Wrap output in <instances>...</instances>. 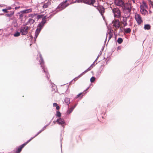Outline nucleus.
Instances as JSON below:
<instances>
[{
  "mask_svg": "<svg viewBox=\"0 0 153 153\" xmlns=\"http://www.w3.org/2000/svg\"><path fill=\"white\" fill-rule=\"evenodd\" d=\"M83 96V95H82V96H81V97H80V98H81H81H82Z\"/></svg>",
  "mask_w": 153,
  "mask_h": 153,
  "instance_id": "4d7b16f0",
  "label": "nucleus"
},
{
  "mask_svg": "<svg viewBox=\"0 0 153 153\" xmlns=\"http://www.w3.org/2000/svg\"><path fill=\"white\" fill-rule=\"evenodd\" d=\"M132 0V1H133V2L134 3H135V0Z\"/></svg>",
  "mask_w": 153,
  "mask_h": 153,
  "instance_id": "864d4df0",
  "label": "nucleus"
},
{
  "mask_svg": "<svg viewBox=\"0 0 153 153\" xmlns=\"http://www.w3.org/2000/svg\"><path fill=\"white\" fill-rule=\"evenodd\" d=\"M79 2H83L90 5H93L95 2V0H78Z\"/></svg>",
  "mask_w": 153,
  "mask_h": 153,
  "instance_id": "6e6552de",
  "label": "nucleus"
},
{
  "mask_svg": "<svg viewBox=\"0 0 153 153\" xmlns=\"http://www.w3.org/2000/svg\"><path fill=\"white\" fill-rule=\"evenodd\" d=\"M123 24L124 27L127 26L128 24L127 22H126L123 23Z\"/></svg>",
  "mask_w": 153,
  "mask_h": 153,
  "instance_id": "79ce46f5",
  "label": "nucleus"
},
{
  "mask_svg": "<svg viewBox=\"0 0 153 153\" xmlns=\"http://www.w3.org/2000/svg\"><path fill=\"white\" fill-rule=\"evenodd\" d=\"M123 31V30L121 29V27H120V32H122Z\"/></svg>",
  "mask_w": 153,
  "mask_h": 153,
  "instance_id": "3c124183",
  "label": "nucleus"
},
{
  "mask_svg": "<svg viewBox=\"0 0 153 153\" xmlns=\"http://www.w3.org/2000/svg\"><path fill=\"white\" fill-rule=\"evenodd\" d=\"M112 23L113 24V26H114L116 29L120 27V22L119 20H114L112 21Z\"/></svg>",
  "mask_w": 153,
  "mask_h": 153,
  "instance_id": "9b49d317",
  "label": "nucleus"
},
{
  "mask_svg": "<svg viewBox=\"0 0 153 153\" xmlns=\"http://www.w3.org/2000/svg\"><path fill=\"white\" fill-rule=\"evenodd\" d=\"M30 27L23 25L20 28V33L22 35H26L27 34Z\"/></svg>",
  "mask_w": 153,
  "mask_h": 153,
  "instance_id": "39448f33",
  "label": "nucleus"
},
{
  "mask_svg": "<svg viewBox=\"0 0 153 153\" xmlns=\"http://www.w3.org/2000/svg\"><path fill=\"white\" fill-rule=\"evenodd\" d=\"M120 48H121L120 47H118L117 48V50L118 51V50L120 49Z\"/></svg>",
  "mask_w": 153,
  "mask_h": 153,
  "instance_id": "09e8293b",
  "label": "nucleus"
},
{
  "mask_svg": "<svg viewBox=\"0 0 153 153\" xmlns=\"http://www.w3.org/2000/svg\"><path fill=\"white\" fill-rule=\"evenodd\" d=\"M135 18L138 25L140 24L142 22V18L140 15L136 13L135 14Z\"/></svg>",
  "mask_w": 153,
  "mask_h": 153,
  "instance_id": "1a4fd4ad",
  "label": "nucleus"
},
{
  "mask_svg": "<svg viewBox=\"0 0 153 153\" xmlns=\"http://www.w3.org/2000/svg\"><path fill=\"white\" fill-rule=\"evenodd\" d=\"M140 12L142 14L145 15L147 13V11L144 8H142L141 7Z\"/></svg>",
  "mask_w": 153,
  "mask_h": 153,
  "instance_id": "aec40b11",
  "label": "nucleus"
},
{
  "mask_svg": "<svg viewBox=\"0 0 153 153\" xmlns=\"http://www.w3.org/2000/svg\"><path fill=\"white\" fill-rule=\"evenodd\" d=\"M62 145L61 144V147H62Z\"/></svg>",
  "mask_w": 153,
  "mask_h": 153,
  "instance_id": "0e129e2a",
  "label": "nucleus"
},
{
  "mask_svg": "<svg viewBox=\"0 0 153 153\" xmlns=\"http://www.w3.org/2000/svg\"><path fill=\"white\" fill-rule=\"evenodd\" d=\"M97 60V59H96V60H95V61H94V62H95Z\"/></svg>",
  "mask_w": 153,
  "mask_h": 153,
  "instance_id": "13d9d810",
  "label": "nucleus"
},
{
  "mask_svg": "<svg viewBox=\"0 0 153 153\" xmlns=\"http://www.w3.org/2000/svg\"><path fill=\"white\" fill-rule=\"evenodd\" d=\"M48 18V17H47L46 16H45L43 18H42V21L37 25V29L35 32V38L36 39L37 38L40 31L43 28L45 23L46 22V19Z\"/></svg>",
  "mask_w": 153,
  "mask_h": 153,
  "instance_id": "f257e3e1",
  "label": "nucleus"
},
{
  "mask_svg": "<svg viewBox=\"0 0 153 153\" xmlns=\"http://www.w3.org/2000/svg\"><path fill=\"white\" fill-rule=\"evenodd\" d=\"M47 126H48V125H45V126L41 130H40L38 132V133L36 135H35L33 137H31V138H33V139L35 138V137H36V136L38 135L40 133L42 132L44 130H45L46 128V127Z\"/></svg>",
  "mask_w": 153,
  "mask_h": 153,
  "instance_id": "dca6fc26",
  "label": "nucleus"
},
{
  "mask_svg": "<svg viewBox=\"0 0 153 153\" xmlns=\"http://www.w3.org/2000/svg\"><path fill=\"white\" fill-rule=\"evenodd\" d=\"M53 107H56L57 105H58L56 103H54L53 104Z\"/></svg>",
  "mask_w": 153,
  "mask_h": 153,
  "instance_id": "37998d69",
  "label": "nucleus"
},
{
  "mask_svg": "<svg viewBox=\"0 0 153 153\" xmlns=\"http://www.w3.org/2000/svg\"><path fill=\"white\" fill-rule=\"evenodd\" d=\"M28 24H29L28 23H27V22H26L25 25H25L26 26H27V25Z\"/></svg>",
  "mask_w": 153,
  "mask_h": 153,
  "instance_id": "8fccbe9b",
  "label": "nucleus"
},
{
  "mask_svg": "<svg viewBox=\"0 0 153 153\" xmlns=\"http://www.w3.org/2000/svg\"><path fill=\"white\" fill-rule=\"evenodd\" d=\"M51 3L50 1L45 3L42 6V7L44 8H46L48 7L51 5Z\"/></svg>",
  "mask_w": 153,
  "mask_h": 153,
  "instance_id": "f3484780",
  "label": "nucleus"
},
{
  "mask_svg": "<svg viewBox=\"0 0 153 153\" xmlns=\"http://www.w3.org/2000/svg\"><path fill=\"white\" fill-rule=\"evenodd\" d=\"M123 42V40L122 38H119L117 39V42L119 44H121Z\"/></svg>",
  "mask_w": 153,
  "mask_h": 153,
  "instance_id": "c756f323",
  "label": "nucleus"
},
{
  "mask_svg": "<svg viewBox=\"0 0 153 153\" xmlns=\"http://www.w3.org/2000/svg\"><path fill=\"white\" fill-rule=\"evenodd\" d=\"M77 104H76L74 105V107H75V108L76 107V105Z\"/></svg>",
  "mask_w": 153,
  "mask_h": 153,
  "instance_id": "6e6d98bb",
  "label": "nucleus"
},
{
  "mask_svg": "<svg viewBox=\"0 0 153 153\" xmlns=\"http://www.w3.org/2000/svg\"><path fill=\"white\" fill-rule=\"evenodd\" d=\"M95 62H94L93 63V64L90 66L91 67H92V68L95 65Z\"/></svg>",
  "mask_w": 153,
  "mask_h": 153,
  "instance_id": "a19ab883",
  "label": "nucleus"
},
{
  "mask_svg": "<svg viewBox=\"0 0 153 153\" xmlns=\"http://www.w3.org/2000/svg\"><path fill=\"white\" fill-rule=\"evenodd\" d=\"M70 99L68 97L65 98V102L68 105L70 103Z\"/></svg>",
  "mask_w": 153,
  "mask_h": 153,
  "instance_id": "393cba45",
  "label": "nucleus"
},
{
  "mask_svg": "<svg viewBox=\"0 0 153 153\" xmlns=\"http://www.w3.org/2000/svg\"><path fill=\"white\" fill-rule=\"evenodd\" d=\"M87 72V71H84L83 72L82 74H81L82 75H83L84 74H85V73H86Z\"/></svg>",
  "mask_w": 153,
  "mask_h": 153,
  "instance_id": "a18cd8bd",
  "label": "nucleus"
},
{
  "mask_svg": "<svg viewBox=\"0 0 153 153\" xmlns=\"http://www.w3.org/2000/svg\"><path fill=\"white\" fill-rule=\"evenodd\" d=\"M104 66V65L103 64H102L100 66L99 70L97 73V76H100V74H101L102 71L103 70Z\"/></svg>",
  "mask_w": 153,
  "mask_h": 153,
  "instance_id": "ddd939ff",
  "label": "nucleus"
},
{
  "mask_svg": "<svg viewBox=\"0 0 153 153\" xmlns=\"http://www.w3.org/2000/svg\"><path fill=\"white\" fill-rule=\"evenodd\" d=\"M114 3L117 6L122 7L126 4L122 0H115Z\"/></svg>",
  "mask_w": 153,
  "mask_h": 153,
  "instance_id": "9d476101",
  "label": "nucleus"
},
{
  "mask_svg": "<svg viewBox=\"0 0 153 153\" xmlns=\"http://www.w3.org/2000/svg\"><path fill=\"white\" fill-rule=\"evenodd\" d=\"M95 79H96V78L94 76L92 77L90 79L91 82H94L95 81Z\"/></svg>",
  "mask_w": 153,
  "mask_h": 153,
  "instance_id": "72a5a7b5",
  "label": "nucleus"
},
{
  "mask_svg": "<svg viewBox=\"0 0 153 153\" xmlns=\"http://www.w3.org/2000/svg\"><path fill=\"white\" fill-rule=\"evenodd\" d=\"M35 21V20H34L30 18L27 21V23H28L29 24H30V25H31L33 24V23Z\"/></svg>",
  "mask_w": 153,
  "mask_h": 153,
  "instance_id": "b1692460",
  "label": "nucleus"
},
{
  "mask_svg": "<svg viewBox=\"0 0 153 153\" xmlns=\"http://www.w3.org/2000/svg\"><path fill=\"white\" fill-rule=\"evenodd\" d=\"M12 23L14 27H17L18 24L17 21L16 20H14L13 21Z\"/></svg>",
  "mask_w": 153,
  "mask_h": 153,
  "instance_id": "c85d7f7f",
  "label": "nucleus"
},
{
  "mask_svg": "<svg viewBox=\"0 0 153 153\" xmlns=\"http://www.w3.org/2000/svg\"><path fill=\"white\" fill-rule=\"evenodd\" d=\"M19 19L21 21H22L23 20V17L24 16L25 17V16L22 13H21V11L19 13Z\"/></svg>",
  "mask_w": 153,
  "mask_h": 153,
  "instance_id": "4be33fe9",
  "label": "nucleus"
},
{
  "mask_svg": "<svg viewBox=\"0 0 153 153\" xmlns=\"http://www.w3.org/2000/svg\"><path fill=\"white\" fill-rule=\"evenodd\" d=\"M86 93V92L85 93H84V92H83V93H81L79 94H78L77 95L76 97V98H77L78 97H80V95H81V94H84Z\"/></svg>",
  "mask_w": 153,
  "mask_h": 153,
  "instance_id": "e433bc0d",
  "label": "nucleus"
},
{
  "mask_svg": "<svg viewBox=\"0 0 153 153\" xmlns=\"http://www.w3.org/2000/svg\"><path fill=\"white\" fill-rule=\"evenodd\" d=\"M51 122H49V123H48V124H47V125H48V126L50 124Z\"/></svg>",
  "mask_w": 153,
  "mask_h": 153,
  "instance_id": "603ef678",
  "label": "nucleus"
},
{
  "mask_svg": "<svg viewBox=\"0 0 153 153\" xmlns=\"http://www.w3.org/2000/svg\"><path fill=\"white\" fill-rule=\"evenodd\" d=\"M127 22V18L123 17V19L122 20V23H123L126 22Z\"/></svg>",
  "mask_w": 153,
  "mask_h": 153,
  "instance_id": "c9c22d12",
  "label": "nucleus"
},
{
  "mask_svg": "<svg viewBox=\"0 0 153 153\" xmlns=\"http://www.w3.org/2000/svg\"><path fill=\"white\" fill-rule=\"evenodd\" d=\"M99 55L98 56H97V59L99 58Z\"/></svg>",
  "mask_w": 153,
  "mask_h": 153,
  "instance_id": "bf43d9fd",
  "label": "nucleus"
},
{
  "mask_svg": "<svg viewBox=\"0 0 153 153\" xmlns=\"http://www.w3.org/2000/svg\"><path fill=\"white\" fill-rule=\"evenodd\" d=\"M131 29L129 28H124V32L126 33H130L131 32Z\"/></svg>",
  "mask_w": 153,
  "mask_h": 153,
  "instance_id": "5701e85b",
  "label": "nucleus"
},
{
  "mask_svg": "<svg viewBox=\"0 0 153 153\" xmlns=\"http://www.w3.org/2000/svg\"><path fill=\"white\" fill-rule=\"evenodd\" d=\"M51 85L52 88V91L53 93H55L57 91V90L56 89V87L55 85L52 82H51Z\"/></svg>",
  "mask_w": 153,
  "mask_h": 153,
  "instance_id": "4468645a",
  "label": "nucleus"
},
{
  "mask_svg": "<svg viewBox=\"0 0 153 153\" xmlns=\"http://www.w3.org/2000/svg\"><path fill=\"white\" fill-rule=\"evenodd\" d=\"M74 108L75 107H71L67 111V114H71Z\"/></svg>",
  "mask_w": 153,
  "mask_h": 153,
  "instance_id": "6ab92c4d",
  "label": "nucleus"
},
{
  "mask_svg": "<svg viewBox=\"0 0 153 153\" xmlns=\"http://www.w3.org/2000/svg\"><path fill=\"white\" fill-rule=\"evenodd\" d=\"M149 13H152V12H151L150 11H149Z\"/></svg>",
  "mask_w": 153,
  "mask_h": 153,
  "instance_id": "052dcab7",
  "label": "nucleus"
},
{
  "mask_svg": "<svg viewBox=\"0 0 153 153\" xmlns=\"http://www.w3.org/2000/svg\"><path fill=\"white\" fill-rule=\"evenodd\" d=\"M20 8V7H15V9L17 10Z\"/></svg>",
  "mask_w": 153,
  "mask_h": 153,
  "instance_id": "de8ad7c7",
  "label": "nucleus"
},
{
  "mask_svg": "<svg viewBox=\"0 0 153 153\" xmlns=\"http://www.w3.org/2000/svg\"><path fill=\"white\" fill-rule=\"evenodd\" d=\"M112 9L115 17L119 18L120 17V11L118 8H112Z\"/></svg>",
  "mask_w": 153,
  "mask_h": 153,
  "instance_id": "0eeeda50",
  "label": "nucleus"
},
{
  "mask_svg": "<svg viewBox=\"0 0 153 153\" xmlns=\"http://www.w3.org/2000/svg\"><path fill=\"white\" fill-rule=\"evenodd\" d=\"M67 1V0H66L60 4L57 8V10L58 11L62 10L68 6L70 4L68 3L66 4Z\"/></svg>",
  "mask_w": 153,
  "mask_h": 153,
  "instance_id": "20e7f679",
  "label": "nucleus"
},
{
  "mask_svg": "<svg viewBox=\"0 0 153 153\" xmlns=\"http://www.w3.org/2000/svg\"><path fill=\"white\" fill-rule=\"evenodd\" d=\"M39 57L40 59L39 60V62L40 64L41 65V66L42 68V71L44 73H45V76L47 78V79L49 80V77H48L49 74L48 72L47 69L45 67L44 65V61L42 58V56L40 53H39Z\"/></svg>",
  "mask_w": 153,
  "mask_h": 153,
  "instance_id": "f03ea898",
  "label": "nucleus"
},
{
  "mask_svg": "<svg viewBox=\"0 0 153 153\" xmlns=\"http://www.w3.org/2000/svg\"><path fill=\"white\" fill-rule=\"evenodd\" d=\"M144 28L145 30H149L150 28V26L149 24L145 25Z\"/></svg>",
  "mask_w": 153,
  "mask_h": 153,
  "instance_id": "a878e982",
  "label": "nucleus"
},
{
  "mask_svg": "<svg viewBox=\"0 0 153 153\" xmlns=\"http://www.w3.org/2000/svg\"><path fill=\"white\" fill-rule=\"evenodd\" d=\"M55 122H56V121H53V123H55Z\"/></svg>",
  "mask_w": 153,
  "mask_h": 153,
  "instance_id": "680f3d73",
  "label": "nucleus"
},
{
  "mask_svg": "<svg viewBox=\"0 0 153 153\" xmlns=\"http://www.w3.org/2000/svg\"><path fill=\"white\" fill-rule=\"evenodd\" d=\"M56 122L59 125H61L64 128V126L63 125L65 124V122L64 119L60 118L57 119Z\"/></svg>",
  "mask_w": 153,
  "mask_h": 153,
  "instance_id": "f8f14e48",
  "label": "nucleus"
},
{
  "mask_svg": "<svg viewBox=\"0 0 153 153\" xmlns=\"http://www.w3.org/2000/svg\"><path fill=\"white\" fill-rule=\"evenodd\" d=\"M33 138H31L30 139L28 140L26 142L22 144V145L17 147L15 153H20L21 151L22 148L28 143H29L31 140L33 139Z\"/></svg>",
  "mask_w": 153,
  "mask_h": 153,
  "instance_id": "423d86ee",
  "label": "nucleus"
},
{
  "mask_svg": "<svg viewBox=\"0 0 153 153\" xmlns=\"http://www.w3.org/2000/svg\"><path fill=\"white\" fill-rule=\"evenodd\" d=\"M148 2L149 5L152 6L153 8V2L151 0H148Z\"/></svg>",
  "mask_w": 153,
  "mask_h": 153,
  "instance_id": "473e14b6",
  "label": "nucleus"
},
{
  "mask_svg": "<svg viewBox=\"0 0 153 153\" xmlns=\"http://www.w3.org/2000/svg\"><path fill=\"white\" fill-rule=\"evenodd\" d=\"M87 72V71H84L83 72L82 74H81L82 75H83L84 74H85V73H86Z\"/></svg>",
  "mask_w": 153,
  "mask_h": 153,
  "instance_id": "49530a36",
  "label": "nucleus"
},
{
  "mask_svg": "<svg viewBox=\"0 0 153 153\" xmlns=\"http://www.w3.org/2000/svg\"><path fill=\"white\" fill-rule=\"evenodd\" d=\"M92 68V67H91V66H90L89 68H88L85 71H87V72L88 71H89L91 69V68Z\"/></svg>",
  "mask_w": 153,
  "mask_h": 153,
  "instance_id": "ea45409f",
  "label": "nucleus"
},
{
  "mask_svg": "<svg viewBox=\"0 0 153 153\" xmlns=\"http://www.w3.org/2000/svg\"><path fill=\"white\" fill-rule=\"evenodd\" d=\"M52 14H51V15H50V16H52Z\"/></svg>",
  "mask_w": 153,
  "mask_h": 153,
  "instance_id": "e2e57ef3",
  "label": "nucleus"
},
{
  "mask_svg": "<svg viewBox=\"0 0 153 153\" xmlns=\"http://www.w3.org/2000/svg\"><path fill=\"white\" fill-rule=\"evenodd\" d=\"M13 14V11H11L10 13L6 14L5 15L7 17H10L12 16Z\"/></svg>",
  "mask_w": 153,
  "mask_h": 153,
  "instance_id": "bb28decb",
  "label": "nucleus"
},
{
  "mask_svg": "<svg viewBox=\"0 0 153 153\" xmlns=\"http://www.w3.org/2000/svg\"><path fill=\"white\" fill-rule=\"evenodd\" d=\"M32 11V9L30 8L28 9H26L23 10L21 11V13H22L24 14L31 12Z\"/></svg>",
  "mask_w": 153,
  "mask_h": 153,
  "instance_id": "a211bd4d",
  "label": "nucleus"
},
{
  "mask_svg": "<svg viewBox=\"0 0 153 153\" xmlns=\"http://www.w3.org/2000/svg\"><path fill=\"white\" fill-rule=\"evenodd\" d=\"M88 88H89L88 87V88H87V89L85 90L83 92H84L85 91L87 90L88 89Z\"/></svg>",
  "mask_w": 153,
  "mask_h": 153,
  "instance_id": "5fc2aeb1",
  "label": "nucleus"
},
{
  "mask_svg": "<svg viewBox=\"0 0 153 153\" xmlns=\"http://www.w3.org/2000/svg\"><path fill=\"white\" fill-rule=\"evenodd\" d=\"M42 15H37V16H36V18L37 20L39 19H40L42 18Z\"/></svg>",
  "mask_w": 153,
  "mask_h": 153,
  "instance_id": "f704fd0d",
  "label": "nucleus"
},
{
  "mask_svg": "<svg viewBox=\"0 0 153 153\" xmlns=\"http://www.w3.org/2000/svg\"><path fill=\"white\" fill-rule=\"evenodd\" d=\"M56 116L58 117H60L61 116V113L59 111H56Z\"/></svg>",
  "mask_w": 153,
  "mask_h": 153,
  "instance_id": "2f4dec72",
  "label": "nucleus"
},
{
  "mask_svg": "<svg viewBox=\"0 0 153 153\" xmlns=\"http://www.w3.org/2000/svg\"><path fill=\"white\" fill-rule=\"evenodd\" d=\"M2 11L5 13H7L8 12L7 10L6 9H3L2 10Z\"/></svg>",
  "mask_w": 153,
  "mask_h": 153,
  "instance_id": "4c0bfd02",
  "label": "nucleus"
},
{
  "mask_svg": "<svg viewBox=\"0 0 153 153\" xmlns=\"http://www.w3.org/2000/svg\"><path fill=\"white\" fill-rule=\"evenodd\" d=\"M143 5H144V7H145L146 8H147V7H148L147 5V4H146V3H144V2H143Z\"/></svg>",
  "mask_w": 153,
  "mask_h": 153,
  "instance_id": "58836bf2",
  "label": "nucleus"
},
{
  "mask_svg": "<svg viewBox=\"0 0 153 153\" xmlns=\"http://www.w3.org/2000/svg\"><path fill=\"white\" fill-rule=\"evenodd\" d=\"M98 10L99 11V12L100 13L101 15H102L104 12V9L103 8L99 9L98 8H97Z\"/></svg>",
  "mask_w": 153,
  "mask_h": 153,
  "instance_id": "cd10ccee",
  "label": "nucleus"
},
{
  "mask_svg": "<svg viewBox=\"0 0 153 153\" xmlns=\"http://www.w3.org/2000/svg\"><path fill=\"white\" fill-rule=\"evenodd\" d=\"M56 110H59V106L58 105H57L56 106Z\"/></svg>",
  "mask_w": 153,
  "mask_h": 153,
  "instance_id": "c03bdc74",
  "label": "nucleus"
},
{
  "mask_svg": "<svg viewBox=\"0 0 153 153\" xmlns=\"http://www.w3.org/2000/svg\"><path fill=\"white\" fill-rule=\"evenodd\" d=\"M82 75L81 74H80L77 77H75L74 78V79H73L70 82V84H72V82L73 83H74L75 81L77 80V79L80 77H81Z\"/></svg>",
  "mask_w": 153,
  "mask_h": 153,
  "instance_id": "412c9836",
  "label": "nucleus"
},
{
  "mask_svg": "<svg viewBox=\"0 0 153 153\" xmlns=\"http://www.w3.org/2000/svg\"><path fill=\"white\" fill-rule=\"evenodd\" d=\"M20 33L16 32L14 34V36L15 37H18L20 35Z\"/></svg>",
  "mask_w": 153,
  "mask_h": 153,
  "instance_id": "7c9ffc66",
  "label": "nucleus"
},
{
  "mask_svg": "<svg viewBox=\"0 0 153 153\" xmlns=\"http://www.w3.org/2000/svg\"><path fill=\"white\" fill-rule=\"evenodd\" d=\"M108 35V41H109V40L111 38L112 36V33L111 32V31L110 30L109 32H107L106 34V38L105 40V42H106V39L107 38V36Z\"/></svg>",
  "mask_w": 153,
  "mask_h": 153,
  "instance_id": "2eb2a0df",
  "label": "nucleus"
},
{
  "mask_svg": "<svg viewBox=\"0 0 153 153\" xmlns=\"http://www.w3.org/2000/svg\"><path fill=\"white\" fill-rule=\"evenodd\" d=\"M122 8L124 13L130 14L131 9V5L130 4L126 3Z\"/></svg>",
  "mask_w": 153,
  "mask_h": 153,
  "instance_id": "7ed1b4c3",
  "label": "nucleus"
}]
</instances>
